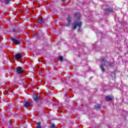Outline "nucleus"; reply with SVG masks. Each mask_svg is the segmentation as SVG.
<instances>
[{
	"label": "nucleus",
	"instance_id": "obj_8",
	"mask_svg": "<svg viewBox=\"0 0 128 128\" xmlns=\"http://www.w3.org/2000/svg\"><path fill=\"white\" fill-rule=\"evenodd\" d=\"M46 20V19L41 18L40 20H38V22H39V24H42V22H44Z\"/></svg>",
	"mask_w": 128,
	"mask_h": 128
},
{
	"label": "nucleus",
	"instance_id": "obj_14",
	"mask_svg": "<svg viewBox=\"0 0 128 128\" xmlns=\"http://www.w3.org/2000/svg\"><path fill=\"white\" fill-rule=\"evenodd\" d=\"M100 68H101V70H102V72H104V67L102 66H100Z\"/></svg>",
	"mask_w": 128,
	"mask_h": 128
},
{
	"label": "nucleus",
	"instance_id": "obj_2",
	"mask_svg": "<svg viewBox=\"0 0 128 128\" xmlns=\"http://www.w3.org/2000/svg\"><path fill=\"white\" fill-rule=\"evenodd\" d=\"M24 70H22V67H18L16 68V72H17L18 74H22Z\"/></svg>",
	"mask_w": 128,
	"mask_h": 128
},
{
	"label": "nucleus",
	"instance_id": "obj_4",
	"mask_svg": "<svg viewBox=\"0 0 128 128\" xmlns=\"http://www.w3.org/2000/svg\"><path fill=\"white\" fill-rule=\"evenodd\" d=\"M11 40H12V41L14 44H20V42L18 40H16L14 38H12Z\"/></svg>",
	"mask_w": 128,
	"mask_h": 128
},
{
	"label": "nucleus",
	"instance_id": "obj_13",
	"mask_svg": "<svg viewBox=\"0 0 128 128\" xmlns=\"http://www.w3.org/2000/svg\"><path fill=\"white\" fill-rule=\"evenodd\" d=\"M51 128H56V125H54V124H52L51 125Z\"/></svg>",
	"mask_w": 128,
	"mask_h": 128
},
{
	"label": "nucleus",
	"instance_id": "obj_5",
	"mask_svg": "<svg viewBox=\"0 0 128 128\" xmlns=\"http://www.w3.org/2000/svg\"><path fill=\"white\" fill-rule=\"evenodd\" d=\"M34 100L35 102H38L40 100V98L38 96V95L36 94L34 98Z\"/></svg>",
	"mask_w": 128,
	"mask_h": 128
},
{
	"label": "nucleus",
	"instance_id": "obj_7",
	"mask_svg": "<svg viewBox=\"0 0 128 128\" xmlns=\"http://www.w3.org/2000/svg\"><path fill=\"white\" fill-rule=\"evenodd\" d=\"M24 106H25L26 108L30 106V102H26L24 104Z\"/></svg>",
	"mask_w": 128,
	"mask_h": 128
},
{
	"label": "nucleus",
	"instance_id": "obj_12",
	"mask_svg": "<svg viewBox=\"0 0 128 128\" xmlns=\"http://www.w3.org/2000/svg\"><path fill=\"white\" fill-rule=\"evenodd\" d=\"M72 20V18H70V17H69V18H68L67 20H68V26H70V20Z\"/></svg>",
	"mask_w": 128,
	"mask_h": 128
},
{
	"label": "nucleus",
	"instance_id": "obj_10",
	"mask_svg": "<svg viewBox=\"0 0 128 128\" xmlns=\"http://www.w3.org/2000/svg\"><path fill=\"white\" fill-rule=\"evenodd\" d=\"M36 128H42V126H40V122H38L37 123V126Z\"/></svg>",
	"mask_w": 128,
	"mask_h": 128
},
{
	"label": "nucleus",
	"instance_id": "obj_3",
	"mask_svg": "<svg viewBox=\"0 0 128 128\" xmlns=\"http://www.w3.org/2000/svg\"><path fill=\"white\" fill-rule=\"evenodd\" d=\"M14 56L16 60H20L22 58V54H18L14 55Z\"/></svg>",
	"mask_w": 128,
	"mask_h": 128
},
{
	"label": "nucleus",
	"instance_id": "obj_11",
	"mask_svg": "<svg viewBox=\"0 0 128 128\" xmlns=\"http://www.w3.org/2000/svg\"><path fill=\"white\" fill-rule=\"evenodd\" d=\"M58 60H60V62H62V60H64V58L62 56H60L58 58Z\"/></svg>",
	"mask_w": 128,
	"mask_h": 128
},
{
	"label": "nucleus",
	"instance_id": "obj_15",
	"mask_svg": "<svg viewBox=\"0 0 128 128\" xmlns=\"http://www.w3.org/2000/svg\"><path fill=\"white\" fill-rule=\"evenodd\" d=\"M6 4H8L10 2V0H4Z\"/></svg>",
	"mask_w": 128,
	"mask_h": 128
},
{
	"label": "nucleus",
	"instance_id": "obj_6",
	"mask_svg": "<svg viewBox=\"0 0 128 128\" xmlns=\"http://www.w3.org/2000/svg\"><path fill=\"white\" fill-rule=\"evenodd\" d=\"M114 100V96H108L106 97V100L108 102H110V100Z\"/></svg>",
	"mask_w": 128,
	"mask_h": 128
},
{
	"label": "nucleus",
	"instance_id": "obj_9",
	"mask_svg": "<svg viewBox=\"0 0 128 128\" xmlns=\"http://www.w3.org/2000/svg\"><path fill=\"white\" fill-rule=\"evenodd\" d=\"M74 16L75 18H77L78 19L80 18V14L78 13H76Z\"/></svg>",
	"mask_w": 128,
	"mask_h": 128
},
{
	"label": "nucleus",
	"instance_id": "obj_1",
	"mask_svg": "<svg viewBox=\"0 0 128 128\" xmlns=\"http://www.w3.org/2000/svg\"><path fill=\"white\" fill-rule=\"evenodd\" d=\"M72 26L73 27L72 30H76V26H78L80 28V26H82V22L76 21V22H74Z\"/></svg>",
	"mask_w": 128,
	"mask_h": 128
},
{
	"label": "nucleus",
	"instance_id": "obj_16",
	"mask_svg": "<svg viewBox=\"0 0 128 128\" xmlns=\"http://www.w3.org/2000/svg\"><path fill=\"white\" fill-rule=\"evenodd\" d=\"M63 2H64V0H62Z\"/></svg>",
	"mask_w": 128,
	"mask_h": 128
}]
</instances>
